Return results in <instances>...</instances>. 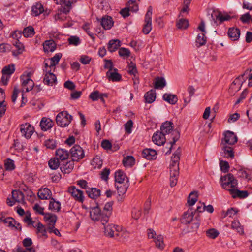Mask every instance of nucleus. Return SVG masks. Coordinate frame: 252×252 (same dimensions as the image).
I'll list each match as a JSON object with an SVG mask.
<instances>
[{
    "mask_svg": "<svg viewBox=\"0 0 252 252\" xmlns=\"http://www.w3.org/2000/svg\"><path fill=\"white\" fill-rule=\"evenodd\" d=\"M48 165L51 169L56 170L59 167V160L56 158H52L49 161Z\"/></svg>",
    "mask_w": 252,
    "mask_h": 252,
    "instance_id": "nucleus-58",
    "label": "nucleus"
},
{
    "mask_svg": "<svg viewBox=\"0 0 252 252\" xmlns=\"http://www.w3.org/2000/svg\"><path fill=\"white\" fill-rule=\"evenodd\" d=\"M61 203L59 201H56L54 198H51L49 205V209L54 212H59L61 209Z\"/></svg>",
    "mask_w": 252,
    "mask_h": 252,
    "instance_id": "nucleus-37",
    "label": "nucleus"
},
{
    "mask_svg": "<svg viewBox=\"0 0 252 252\" xmlns=\"http://www.w3.org/2000/svg\"><path fill=\"white\" fill-rule=\"evenodd\" d=\"M103 213H101V210L98 206L91 208L90 211V216L91 219L94 221L100 220L102 223Z\"/></svg>",
    "mask_w": 252,
    "mask_h": 252,
    "instance_id": "nucleus-13",
    "label": "nucleus"
},
{
    "mask_svg": "<svg viewBox=\"0 0 252 252\" xmlns=\"http://www.w3.org/2000/svg\"><path fill=\"white\" fill-rule=\"evenodd\" d=\"M123 163L125 167H131L135 163V159L133 157L127 156L124 158Z\"/></svg>",
    "mask_w": 252,
    "mask_h": 252,
    "instance_id": "nucleus-44",
    "label": "nucleus"
},
{
    "mask_svg": "<svg viewBox=\"0 0 252 252\" xmlns=\"http://www.w3.org/2000/svg\"><path fill=\"white\" fill-rule=\"evenodd\" d=\"M163 99L171 104H175L178 101L176 95L171 94H165L163 96Z\"/></svg>",
    "mask_w": 252,
    "mask_h": 252,
    "instance_id": "nucleus-36",
    "label": "nucleus"
},
{
    "mask_svg": "<svg viewBox=\"0 0 252 252\" xmlns=\"http://www.w3.org/2000/svg\"><path fill=\"white\" fill-rule=\"evenodd\" d=\"M43 81L46 85L53 86L57 82V78L54 73L45 74Z\"/></svg>",
    "mask_w": 252,
    "mask_h": 252,
    "instance_id": "nucleus-26",
    "label": "nucleus"
},
{
    "mask_svg": "<svg viewBox=\"0 0 252 252\" xmlns=\"http://www.w3.org/2000/svg\"><path fill=\"white\" fill-rule=\"evenodd\" d=\"M115 178L116 184H124L128 182L126 174L122 170H118L115 172Z\"/></svg>",
    "mask_w": 252,
    "mask_h": 252,
    "instance_id": "nucleus-19",
    "label": "nucleus"
},
{
    "mask_svg": "<svg viewBox=\"0 0 252 252\" xmlns=\"http://www.w3.org/2000/svg\"><path fill=\"white\" fill-rule=\"evenodd\" d=\"M156 92L155 90H151L147 92L144 95L145 102L148 103L153 102L156 99Z\"/></svg>",
    "mask_w": 252,
    "mask_h": 252,
    "instance_id": "nucleus-35",
    "label": "nucleus"
},
{
    "mask_svg": "<svg viewBox=\"0 0 252 252\" xmlns=\"http://www.w3.org/2000/svg\"><path fill=\"white\" fill-rule=\"evenodd\" d=\"M231 228L233 230H235L240 235H242L244 233L243 226L241 225L238 220H235L232 221Z\"/></svg>",
    "mask_w": 252,
    "mask_h": 252,
    "instance_id": "nucleus-39",
    "label": "nucleus"
},
{
    "mask_svg": "<svg viewBox=\"0 0 252 252\" xmlns=\"http://www.w3.org/2000/svg\"><path fill=\"white\" fill-rule=\"evenodd\" d=\"M74 161L72 160L66 162L65 163L62 164L60 167L62 172L64 174L69 173L73 169Z\"/></svg>",
    "mask_w": 252,
    "mask_h": 252,
    "instance_id": "nucleus-25",
    "label": "nucleus"
},
{
    "mask_svg": "<svg viewBox=\"0 0 252 252\" xmlns=\"http://www.w3.org/2000/svg\"><path fill=\"white\" fill-rule=\"evenodd\" d=\"M219 234V232L214 228L209 229L206 231V236L210 239H215L218 236Z\"/></svg>",
    "mask_w": 252,
    "mask_h": 252,
    "instance_id": "nucleus-56",
    "label": "nucleus"
},
{
    "mask_svg": "<svg viewBox=\"0 0 252 252\" xmlns=\"http://www.w3.org/2000/svg\"><path fill=\"white\" fill-rule=\"evenodd\" d=\"M71 117L66 111L60 112L56 117L57 124L62 127H65L70 123Z\"/></svg>",
    "mask_w": 252,
    "mask_h": 252,
    "instance_id": "nucleus-6",
    "label": "nucleus"
},
{
    "mask_svg": "<svg viewBox=\"0 0 252 252\" xmlns=\"http://www.w3.org/2000/svg\"><path fill=\"white\" fill-rule=\"evenodd\" d=\"M70 155L72 160L78 161L82 159L84 156V152L82 148L78 145H75L72 147L70 150Z\"/></svg>",
    "mask_w": 252,
    "mask_h": 252,
    "instance_id": "nucleus-7",
    "label": "nucleus"
},
{
    "mask_svg": "<svg viewBox=\"0 0 252 252\" xmlns=\"http://www.w3.org/2000/svg\"><path fill=\"white\" fill-rule=\"evenodd\" d=\"M154 87L155 89H162L166 85V82L164 78L162 77H157L155 79Z\"/></svg>",
    "mask_w": 252,
    "mask_h": 252,
    "instance_id": "nucleus-47",
    "label": "nucleus"
},
{
    "mask_svg": "<svg viewBox=\"0 0 252 252\" xmlns=\"http://www.w3.org/2000/svg\"><path fill=\"white\" fill-rule=\"evenodd\" d=\"M62 56L61 53H57L53 57L51 58L49 62L51 67H53L54 69H55V66L56 64H58Z\"/></svg>",
    "mask_w": 252,
    "mask_h": 252,
    "instance_id": "nucleus-54",
    "label": "nucleus"
},
{
    "mask_svg": "<svg viewBox=\"0 0 252 252\" xmlns=\"http://www.w3.org/2000/svg\"><path fill=\"white\" fill-rule=\"evenodd\" d=\"M44 11L43 6L40 3H36L32 7V15L37 16Z\"/></svg>",
    "mask_w": 252,
    "mask_h": 252,
    "instance_id": "nucleus-34",
    "label": "nucleus"
},
{
    "mask_svg": "<svg viewBox=\"0 0 252 252\" xmlns=\"http://www.w3.org/2000/svg\"><path fill=\"white\" fill-rule=\"evenodd\" d=\"M106 76L109 80L113 82L119 81L122 79V76L118 72L116 68L108 70L106 73Z\"/></svg>",
    "mask_w": 252,
    "mask_h": 252,
    "instance_id": "nucleus-20",
    "label": "nucleus"
},
{
    "mask_svg": "<svg viewBox=\"0 0 252 252\" xmlns=\"http://www.w3.org/2000/svg\"><path fill=\"white\" fill-rule=\"evenodd\" d=\"M13 252H35L33 248H26L24 250L20 247H17L13 250Z\"/></svg>",
    "mask_w": 252,
    "mask_h": 252,
    "instance_id": "nucleus-64",
    "label": "nucleus"
},
{
    "mask_svg": "<svg viewBox=\"0 0 252 252\" xmlns=\"http://www.w3.org/2000/svg\"><path fill=\"white\" fill-rule=\"evenodd\" d=\"M100 22L101 25L105 30L110 29L113 25L112 18L110 16L103 17Z\"/></svg>",
    "mask_w": 252,
    "mask_h": 252,
    "instance_id": "nucleus-28",
    "label": "nucleus"
},
{
    "mask_svg": "<svg viewBox=\"0 0 252 252\" xmlns=\"http://www.w3.org/2000/svg\"><path fill=\"white\" fill-rule=\"evenodd\" d=\"M34 129L33 126L28 123L20 125V131L22 135L27 139L31 138L33 133Z\"/></svg>",
    "mask_w": 252,
    "mask_h": 252,
    "instance_id": "nucleus-10",
    "label": "nucleus"
},
{
    "mask_svg": "<svg viewBox=\"0 0 252 252\" xmlns=\"http://www.w3.org/2000/svg\"><path fill=\"white\" fill-rule=\"evenodd\" d=\"M228 35L232 40H238L240 35V30L237 28H230L228 30Z\"/></svg>",
    "mask_w": 252,
    "mask_h": 252,
    "instance_id": "nucleus-23",
    "label": "nucleus"
},
{
    "mask_svg": "<svg viewBox=\"0 0 252 252\" xmlns=\"http://www.w3.org/2000/svg\"><path fill=\"white\" fill-rule=\"evenodd\" d=\"M152 141L157 145H162L166 142L165 134L161 131H157L152 136Z\"/></svg>",
    "mask_w": 252,
    "mask_h": 252,
    "instance_id": "nucleus-14",
    "label": "nucleus"
},
{
    "mask_svg": "<svg viewBox=\"0 0 252 252\" xmlns=\"http://www.w3.org/2000/svg\"><path fill=\"white\" fill-rule=\"evenodd\" d=\"M221 154L224 157L227 158H232L234 157V153L232 148L230 147L226 146V145H223Z\"/></svg>",
    "mask_w": 252,
    "mask_h": 252,
    "instance_id": "nucleus-43",
    "label": "nucleus"
},
{
    "mask_svg": "<svg viewBox=\"0 0 252 252\" xmlns=\"http://www.w3.org/2000/svg\"><path fill=\"white\" fill-rule=\"evenodd\" d=\"M69 12V9L67 8L64 9L61 7L59 8L54 16L55 20L64 21L66 18L67 14Z\"/></svg>",
    "mask_w": 252,
    "mask_h": 252,
    "instance_id": "nucleus-21",
    "label": "nucleus"
},
{
    "mask_svg": "<svg viewBox=\"0 0 252 252\" xmlns=\"http://www.w3.org/2000/svg\"><path fill=\"white\" fill-rule=\"evenodd\" d=\"M126 6L131 12H136L138 10V5L136 0H129Z\"/></svg>",
    "mask_w": 252,
    "mask_h": 252,
    "instance_id": "nucleus-50",
    "label": "nucleus"
},
{
    "mask_svg": "<svg viewBox=\"0 0 252 252\" xmlns=\"http://www.w3.org/2000/svg\"><path fill=\"white\" fill-rule=\"evenodd\" d=\"M230 194L234 198L237 197L240 198H245L247 197L249 194L247 191H241L238 189L237 187L235 188L233 190H232V192Z\"/></svg>",
    "mask_w": 252,
    "mask_h": 252,
    "instance_id": "nucleus-29",
    "label": "nucleus"
},
{
    "mask_svg": "<svg viewBox=\"0 0 252 252\" xmlns=\"http://www.w3.org/2000/svg\"><path fill=\"white\" fill-rule=\"evenodd\" d=\"M141 155L147 160H154L157 158V152L154 149L145 148L142 151Z\"/></svg>",
    "mask_w": 252,
    "mask_h": 252,
    "instance_id": "nucleus-16",
    "label": "nucleus"
},
{
    "mask_svg": "<svg viewBox=\"0 0 252 252\" xmlns=\"http://www.w3.org/2000/svg\"><path fill=\"white\" fill-rule=\"evenodd\" d=\"M127 72L130 75H133L134 77H135L137 75V72L135 64L131 62L128 65Z\"/></svg>",
    "mask_w": 252,
    "mask_h": 252,
    "instance_id": "nucleus-60",
    "label": "nucleus"
},
{
    "mask_svg": "<svg viewBox=\"0 0 252 252\" xmlns=\"http://www.w3.org/2000/svg\"><path fill=\"white\" fill-rule=\"evenodd\" d=\"M121 45V41L119 40H111L108 44V50L110 52H113L117 50L120 47Z\"/></svg>",
    "mask_w": 252,
    "mask_h": 252,
    "instance_id": "nucleus-32",
    "label": "nucleus"
},
{
    "mask_svg": "<svg viewBox=\"0 0 252 252\" xmlns=\"http://www.w3.org/2000/svg\"><path fill=\"white\" fill-rule=\"evenodd\" d=\"M44 51L45 52H52L56 48V44L54 40H46L43 44Z\"/></svg>",
    "mask_w": 252,
    "mask_h": 252,
    "instance_id": "nucleus-24",
    "label": "nucleus"
},
{
    "mask_svg": "<svg viewBox=\"0 0 252 252\" xmlns=\"http://www.w3.org/2000/svg\"><path fill=\"white\" fill-rule=\"evenodd\" d=\"M220 182L222 187L228 190L230 193L232 192V190H233L238 185L237 180L231 173L221 177Z\"/></svg>",
    "mask_w": 252,
    "mask_h": 252,
    "instance_id": "nucleus-3",
    "label": "nucleus"
},
{
    "mask_svg": "<svg viewBox=\"0 0 252 252\" xmlns=\"http://www.w3.org/2000/svg\"><path fill=\"white\" fill-rule=\"evenodd\" d=\"M206 42V37L205 36V33L204 32L198 33L196 39V43L197 44H198V46L204 45Z\"/></svg>",
    "mask_w": 252,
    "mask_h": 252,
    "instance_id": "nucleus-51",
    "label": "nucleus"
},
{
    "mask_svg": "<svg viewBox=\"0 0 252 252\" xmlns=\"http://www.w3.org/2000/svg\"><path fill=\"white\" fill-rule=\"evenodd\" d=\"M23 221L28 226H32L36 228V234L39 239L44 241L47 238L46 229L45 226L39 221L32 220L30 215H26L23 219Z\"/></svg>",
    "mask_w": 252,
    "mask_h": 252,
    "instance_id": "nucleus-2",
    "label": "nucleus"
},
{
    "mask_svg": "<svg viewBox=\"0 0 252 252\" xmlns=\"http://www.w3.org/2000/svg\"><path fill=\"white\" fill-rule=\"evenodd\" d=\"M152 7L149 6L145 15L144 24L142 29L143 32L145 34L149 33L152 30Z\"/></svg>",
    "mask_w": 252,
    "mask_h": 252,
    "instance_id": "nucleus-5",
    "label": "nucleus"
},
{
    "mask_svg": "<svg viewBox=\"0 0 252 252\" xmlns=\"http://www.w3.org/2000/svg\"><path fill=\"white\" fill-rule=\"evenodd\" d=\"M188 92L189 94V96L188 97H184V101L186 105L190 101L191 98L195 93V89L192 86H189L188 88Z\"/></svg>",
    "mask_w": 252,
    "mask_h": 252,
    "instance_id": "nucleus-57",
    "label": "nucleus"
},
{
    "mask_svg": "<svg viewBox=\"0 0 252 252\" xmlns=\"http://www.w3.org/2000/svg\"><path fill=\"white\" fill-rule=\"evenodd\" d=\"M224 138L222 140V144L225 145H233L237 142V137L232 132L227 131L224 133Z\"/></svg>",
    "mask_w": 252,
    "mask_h": 252,
    "instance_id": "nucleus-12",
    "label": "nucleus"
},
{
    "mask_svg": "<svg viewBox=\"0 0 252 252\" xmlns=\"http://www.w3.org/2000/svg\"><path fill=\"white\" fill-rule=\"evenodd\" d=\"M33 75V72L32 71H25L23 74L20 76L21 80H27L28 81L29 80H32L31 79L32 76Z\"/></svg>",
    "mask_w": 252,
    "mask_h": 252,
    "instance_id": "nucleus-63",
    "label": "nucleus"
},
{
    "mask_svg": "<svg viewBox=\"0 0 252 252\" xmlns=\"http://www.w3.org/2000/svg\"><path fill=\"white\" fill-rule=\"evenodd\" d=\"M193 211L190 208L187 211L185 212L181 218V222L182 223L188 224L190 223L193 220Z\"/></svg>",
    "mask_w": 252,
    "mask_h": 252,
    "instance_id": "nucleus-15",
    "label": "nucleus"
},
{
    "mask_svg": "<svg viewBox=\"0 0 252 252\" xmlns=\"http://www.w3.org/2000/svg\"><path fill=\"white\" fill-rule=\"evenodd\" d=\"M13 44L16 48V50H13L12 51V55L14 56H17L23 52L24 50V46L18 40L14 41Z\"/></svg>",
    "mask_w": 252,
    "mask_h": 252,
    "instance_id": "nucleus-31",
    "label": "nucleus"
},
{
    "mask_svg": "<svg viewBox=\"0 0 252 252\" xmlns=\"http://www.w3.org/2000/svg\"><path fill=\"white\" fill-rule=\"evenodd\" d=\"M4 166L5 170L8 171H11L15 168L14 161L10 158H7L5 160Z\"/></svg>",
    "mask_w": 252,
    "mask_h": 252,
    "instance_id": "nucleus-48",
    "label": "nucleus"
},
{
    "mask_svg": "<svg viewBox=\"0 0 252 252\" xmlns=\"http://www.w3.org/2000/svg\"><path fill=\"white\" fill-rule=\"evenodd\" d=\"M173 123L170 121L163 123L160 127V130L164 134H169L173 129Z\"/></svg>",
    "mask_w": 252,
    "mask_h": 252,
    "instance_id": "nucleus-27",
    "label": "nucleus"
},
{
    "mask_svg": "<svg viewBox=\"0 0 252 252\" xmlns=\"http://www.w3.org/2000/svg\"><path fill=\"white\" fill-rule=\"evenodd\" d=\"M128 186L129 185L128 183L124 184H116V187L117 189L119 195L125 194L127 191Z\"/></svg>",
    "mask_w": 252,
    "mask_h": 252,
    "instance_id": "nucleus-55",
    "label": "nucleus"
},
{
    "mask_svg": "<svg viewBox=\"0 0 252 252\" xmlns=\"http://www.w3.org/2000/svg\"><path fill=\"white\" fill-rule=\"evenodd\" d=\"M103 164L102 160L98 156L95 157L92 160L91 164L94 168H100Z\"/></svg>",
    "mask_w": 252,
    "mask_h": 252,
    "instance_id": "nucleus-52",
    "label": "nucleus"
},
{
    "mask_svg": "<svg viewBox=\"0 0 252 252\" xmlns=\"http://www.w3.org/2000/svg\"><path fill=\"white\" fill-rule=\"evenodd\" d=\"M44 220L50 225H53L56 222L57 217L55 215L50 213H46L44 215Z\"/></svg>",
    "mask_w": 252,
    "mask_h": 252,
    "instance_id": "nucleus-42",
    "label": "nucleus"
},
{
    "mask_svg": "<svg viewBox=\"0 0 252 252\" xmlns=\"http://www.w3.org/2000/svg\"><path fill=\"white\" fill-rule=\"evenodd\" d=\"M113 202L110 201L107 202L104 207L103 210V214L104 216H102V224H105L108 221L109 218L111 215L113 210Z\"/></svg>",
    "mask_w": 252,
    "mask_h": 252,
    "instance_id": "nucleus-9",
    "label": "nucleus"
},
{
    "mask_svg": "<svg viewBox=\"0 0 252 252\" xmlns=\"http://www.w3.org/2000/svg\"><path fill=\"white\" fill-rule=\"evenodd\" d=\"M12 200L7 198V203L9 206H13L16 202L24 204L25 203L24 200V195L20 191L18 190H13L12 192Z\"/></svg>",
    "mask_w": 252,
    "mask_h": 252,
    "instance_id": "nucleus-4",
    "label": "nucleus"
},
{
    "mask_svg": "<svg viewBox=\"0 0 252 252\" xmlns=\"http://www.w3.org/2000/svg\"><path fill=\"white\" fill-rule=\"evenodd\" d=\"M54 125V122L50 118L43 117L40 123V126L42 131H46L50 129Z\"/></svg>",
    "mask_w": 252,
    "mask_h": 252,
    "instance_id": "nucleus-17",
    "label": "nucleus"
},
{
    "mask_svg": "<svg viewBox=\"0 0 252 252\" xmlns=\"http://www.w3.org/2000/svg\"><path fill=\"white\" fill-rule=\"evenodd\" d=\"M121 229V227L118 225L108 224L104 226V233L107 236L113 237L115 236V231H119Z\"/></svg>",
    "mask_w": 252,
    "mask_h": 252,
    "instance_id": "nucleus-18",
    "label": "nucleus"
},
{
    "mask_svg": "<svg viewBox=\"0 0 252 252\" xmlns=\"http://www.w3.org/2000/svg\"><path fill=\"white\" fill-rule=\"evenodd\" d=\"M22 86L25 88L26 92L31 91L34 86V83L32 80H29L28 81L24 80H21Z\"/></svg>",
    "mask_w": 252,
    "mask_h": 252,
    "instance_id": "nucleus-41",
    "label": "nucleus"
},
{
    "mask_svg": "<svg viewBox=\"0 0 252 252\" xmlns=\"http://www.w3.org/2000/svg\"><path fill=\"white\" fill-rule=\"evenodd\" d=\"M76 1L77 0H63L62 2L58 4L61 5V7L64 9L68 8L69 11H70L71 9L72 4L75 3Z\"/></svg>",
    "mask_w": 252,
    "mask_h": 252,
    "instance_id": "nucleus-49",
    "label": "nucleus"
},
{
    "mask_svg": "<svg viewBox=\"0 0 252 252\" xmlns=\"http://www.w3.org/2000/svg\"><path fill=\"white\" fill-rule=\"evenodd\" d=\"M154 242L157 248L160 250H162L164 248L165 244L163 242V237L162 235H159L157 236L155 238Z\"/></svg>",
    "mask_w": 252,
    "mask_h": 252,
    "instance_id": "nucleus-40",
    "label": "nucleus"
},
{
    "mask_svg": "<svg viewBox=\"0 0 252 252\" xmlns=\"http://www.w3.org/2000/svg\"><path fill=\"white\" fill-rule=\"evenodd\" d=\"M129 50L125 48H121L119 51V55L123 58H126L130 56Z\"/></svg>",
    "mask_w": 252,
    "mask_h": 252,
    "instance_id": "nucleus-62",
    "label": "nucleus"
},
{
    "mask_svg": "<svg viewBox=\"0 0 252 252\" xmlns=\"http://www.w3.org/2000/svg\"><path fill=\"white\" fill-rule=\"evenodd\" d=\"M15 70V66L14 64H10L3 67L1 70L2 75H8L11 76Z\"/></svg>",
    "mask_w": 252,
    "mask_h": 252,
    "instance_id": "nucleus-38",
    "label": "nucleus"
},
{
    "mask_svg": "<svg viewBox=\"0 0 252 252\" xmlns=\"http://www.w3.org/2000/svg\"><path fill=\"white\" fill-rule=\"evenodd\" d=\"M68 192L76 200L79 202H83L84 201L83 192L77 189L74 186H71L68 189Z\"/></svg>",
    "mask_w": 252,
    "mask_h": 252,
    "instance_id": "nucleus-11",
    "label": "nucleus"
},
{
    "mask_svg": "<svg viewBox=\"0 0 252 252\" xmlns=\"http://www.w3.org/2000/svg\"><path fill=\"white\" fill-rule=\"evenodd\" d=\"M86 193L90 198L95 199L100 195V190L96 188H88Z\"/></svg>",
    "mask_w": 252,
    "mask_h": 252,
    "instance_id": "nucleus-33",
    "label": "nucleus"
},
{
    "mask_svg": "<svg viewBox=\"0 0 252 252\" xmlns=\"http://www.w3.org/2000/svg\"><path fill=\"white\" fill-rule=\"evenodd\" d=\"M44 145L48 149H54L57 147V142L53 139H48L44 141Z\"/></svg>",
    "mask_w": 252,
    "mask_h": 252,
    "instance_id": "nucleus-59",
    "label": "nucleus"
},
{
    "mask_svg": "<svg viewBox=\"0 0 252 252\" xmlns=\"http://www.w3.org/2000/svg\"><path fill=\"white\" fill-rule=\"evenodd\" d=\"M68 42L70 45L77 46L80 43V39L76 36H70L68 39Z\"/></svg>",
    "mask_w": 252,
    "mask_h": 252,
    "instance_id": "nucleus-61",
    "label": "nucleus"
},
{
    "mask_svg": "<svg viewBox=\"0 0 252 252\" xmlns=\"http://www.w3.org/2000/svg\"><path fill=\"white\" fill-rule=\"evenodd\" d=\"M181 154V149L179 147L173 154L170 165V182L172 187L175 186L177 183L179 174V160Z\"/></svg>",
    "mask_w": 252,
    "mask_h": 252,
    "instance_id": "nucleus-1",
    "label": "nucleus"
},
{
    "mask_svg": "<svg viewBox=\"0 0 252 252\" xmlns=\"http://www.w3.org/2000/svg\"><path fill=\"white\" fill-rule=\"evenodd\" d=\"M197 200V192L195 191L191 192L188 197V203L189 206H193Z\"/></svg>",
    "mask_w": 252,
    "mask_h": 252,
    "instance_id": "nucleus-53",
    "label": "nucleus"
},
{
    "mask_svg": "<svg viewBox=\"0 0 252 252\" xmlns=\"http://www.w3.org/2000/svg\"><path fill=\"white\" fill-rule=\"evenodd\" d=\"M211 17L214 23L218 25L220 24L225 21L229 20L231 19V16L228 14H223L220 11H213L211 14Z\"/></svg>",
    "mask_w": 252,
    "mask_h": 252,
    "instance_id": "nucleus-8",
    "label": "nucleus"
},
{
    "mask_svg": "<svg viewBox=\"0 0 252 252\" xmlns=\"http://www.w3.org/2000/svg\"><path fill=\"white\" fill-rule=\"evenodd\" d=\"M52 195L51 190L48 188H41L38 192V196L41 199H48L50 198Z\"/></svg>",
    "mask_w": 252,
    "mask_h": 252,
    "instance_id": "nucleus-30",
    "label": "nucleus"
},
{
    "mask_svg": "<svg viewBox=\"0 0 252 252\" xmlns=\"http://www.w3.org/2000/svg\"><path fill=\"white\" fill-rule=\"evenodd\" d=\"M69 156V152L63 149H58L56 152V158L61 161H64L68 159Z\"/></svg>",
    "mask_w": 252,
    "mask_h": 252,
    "instance_id": "nucleus-22",
    "label": "nucleus"
},
{
    "mask_svg": "<svg viewBox=\"0 0 252 252\" xmlns=\"http://www.w3.org/2000/svg\"><path fill=\"white\" fill-rule=\"evenodd\" d=\"M189 21L185 18H181L177 21L176 26L179 29L185 30L189 27Z\"/></svg>",
    "mask_w": 252,
    "mask_h": 252,
    "instance_id": "nucleus-46",
    "label": "nucleus"
},
{
    "mask_svg": "<svg viewBox=\"0 0 252 252\" xmlns=\"http://www.w3.org/2000/svg\"><path fill=\"white\" fill-rule=\"evenodd\" d=\"M22 33L24 37H31L35 34L34 29L32 26H28L24 29Z\"/></svg>",
    "mask_w": 252,
    "mask_h": 252,
    "instance_id": "nucleus-45",
    "label": "nucleus"
}]
</instances>
